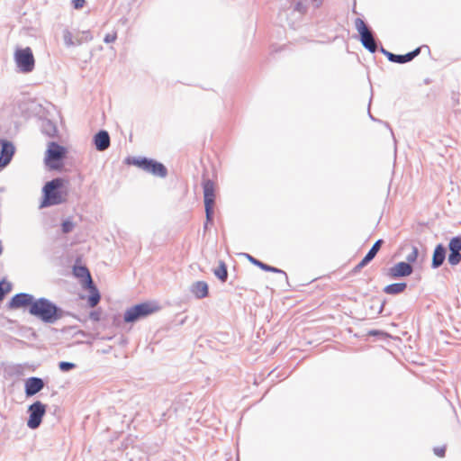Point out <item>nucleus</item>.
<instances>
[{
    "label": "nucleus",
    "mask_w": 461,
    "mask_h": 461,
    "mask_svg": "<svg viewBox=\"0 0 461 461\" xmlns=\"http://www.w3.org/2000/svg\"><path fill=\"white\" fill-rule=\"evenodd\" d=\"M29 313L48 324H54L66 315L62 308L45 297L36 299L29 308Z\"/></svg>",
    "instance_id": "obj_1"
},
{
    "label": "nucleus",
    "mask_w": 461,
    "mask_h": 461,
    "mask_svg": "<svg viewBox=\"0 0 461 461\" xmlns=\"http://www.w3.org/2000/svg\"><path fill=\"white\" fill-rule=\"evenodd\" d=\"M67 181L62 177H56L45 183L42 187V201L41 208L59 205L67 201L68 192L65 187Z\"/></svg>",
    "instance_id": "obj_2"
},
{
    "label": "nucleus",
    "mask_w": 461,
    "mask_h": 461,
    "mask_svg": "<svg viewBox=\"0 0 461 461\" xmlns=\"http://www.w3.org/2000/svg\"><path fill=\"white\" fill-rule=\"evenodd\" d=\"M73 274L76 277L81 279L82 286L90 292L87 299L88 305L92 308L96 306L100 302L101 294L92 279L88 268L86 266L75 265L73 267Z\"/></svg>",
    "instance_id": "obj_3"
},
{
    "label": "nucleus",
    "mask_w": 461,
    "mask_h": 461,
    "mask_svg": "<svg viewBox=\"0 0 461 461\" xmlns=\"http://www.w3.org/2000/svg\"><path fill=\"white\" fill-rule=\"evenodd\" d=\"M159 306L153 302H145L128 308L123 314L126 323H134L158 312Z\"/></svg>",
    "instance_id": "obj_4"
},
{
    "label": "nucleus",
    "mask_w": 461,
    "mask_h": 461,
    "mask_svg": "<svg viewBox=\"0 0 461 461\" xmlns=\"http://www.w3.org/2000/svg\"><path fill=\"white\" fill-rule=\"evenodd\" d=\"M131 164L155 176L164 178L167 176V167L162 163L152 158L145 157L132 158Z\"/></svg>",
    "instance_id": "obj_5"
},
{
    "label": "nucleus",
    "mask_w": 461,
    "mask_h": 461,
    "mask_svg": "<svg viewBox=\"0 0 461 461\" xmlns=\"http://www.w3.org/2000/svg\"><path fill=\"white\" fill-rule=\"evenodd\" d=\"M67 149L55 141L49 143L45 154V164L50 169H59L62 166V160L66 157Z\"/></svg>",
    "instance_id": "obj_6"
},
{
    "label": "nucleus",
    "mask_w": 461,
    "mask_h": 461,
    "mask_svg": "<svg viewBox=\"0 0 461 461\" xmlns=\"http://www.w3.org/2000/svg\"><path fill=\"white\" fill-rule=\"evenodd\" d=\"M355 27L359 33V40L363 47L369 52L375 53L377 50V44L370 28L361 18H357L355 20Z\"/></svg>",
    "instance_id": "obj_7"
},
{
    "label": "nucleus",
    "mask_w": 461,
    "mask_h": 461,
    "mask_svg": "<svg viewBox=\"0 0 461 461\" xmlns=\"http://www.w3.org/2000/svg\"><path fill=\"white\" fill-rule=\"evenodd\" d=\"M14 61L19 70L23 73H30L34 69L35 59L30 47L16 49Z\"/></svg>",
    "instance_id": "obj_8"
},
{
    "label": "nucleus",
    "mask_w": 461,
    "mask_h": 461,
    "mask_svg": "<svg viewBox=\"0 0 461 461\" xmlns=\"http://www.w3.org/2000/svg\"><path fill=\"white\" fill-rule=\"evenodd\" d=\"M203 202L205 208V218L207 221H213V207L215 203L214 184L212 180L206 179L203 181Z\"/></svg>",
    "instance_id": "obj_9"
},
{
    "label": "nucleus",
    "mask_w": 461,
    "mask_h": 461,
    "mask_svg": "<svg viewBox=\"0 0 461 461\" xmlns=\"http://www.w3.org/2000/svg\"><path fill=\"white\" fill-rule=\"evenodd\" d=\"M47 406L40 401H36L28 407L29 418L27 420V426L32 429H36L40 427L42 418L46 413Z\"/></svg>",
    "instance_id": "obj_10"
},
{
    "label": "nucleus",
    "mask_w": 461,
    "mask_h": 461,
    "mask_svg": "<svg viewBox=\"0 0 461 461\" xmlns=\"http://www.w3.org/2000/svg\"><path fill=\"white\" fill-rule=\"evenodd\" d=\"M36 299L31 294L19 293L14 294L9 301L7 307L9 309L31 308Z\"/></svg>",
    "instance_id": "obj_11"
},
{
    "label": "nucleus",
    "mask_w": 461,
    "mask_h": 461,
    "mask_svg": "<svg viewBox=\"0 0 461 461\" xmlns=\"http://www.w3.org/2000/svg\"><path fill=\"white\" fill-rule=\"evenodd\" d=\"M413 272V267L407 262L401 261L387 269L386 276L390 279H398L409 276Z\"/></svg>",
    "instance_id": "obj_12"
},
{
    "label": "nucleus",
    "mask_w": 461,
    "mask_h": 461,
    "mask_svg": "<svg viewBox=\"0 0 461 461\" xmlns=\"http://www.w3.org/2000/svg\"><path fill=\"white\" fill-rule=\"evenodd\" d=\"M380 52L383 53L391 62L404 64L411 61L414 58H416L420 53V48H416L412 51L403 55L392 53L386 50L384 47L380 48Z\"/></svg>",
    "instance_id": "obj_13"
},
{
    "label": "nucleus",
    "mask_w": 461,
    "mask_h": 461,
    "mask_svg": "<svg viewBox=\"0 0 461 461\" xmlns=\"http://www.w3.org/2000/svg\"><path fill=\"white\" fill-rule=\"evenodd\" d=\"M449 254L447 260L449 265L456 266L461 261V236L453 237L448 243Z\"/></svg>",
    "instance_id": "obj_14"
},
{
    "label": "nucleus",
    "mask_w": 461,
    "mask_h": 461,
    "mask_svg": "<svg viewBox=\"0 0 461 461\" xmlns=\"http://www.w3.org/2000/svg\"><path fill=\"white\" fill-rule=\"evenodd\" d=\"M15 152L14 145L6 140H1L0 168L5 167L12 160Z\"/></svg>",
    "instance_id": "obj_15"
},
{
    "label": "nucleus",
    "mask_w": 461,
    "mask_h": 461,
    "mask_svg": "<svg viewBox=\"0 0 461 461\" xmlns=\"http://www.w3.org/2000/svg\"><path fill=\"white\" fill-rule=\"evenodd\" d=\"M45 386V383L42 378L37 376H32L25 380L24 383V393L26 397H32L40 393Z\"/></svg>",
    "instance_id": "obj_16"
},
{
    "label": "nucleus",
    "mask_w": 461,
    "mask_h": 461,
    "mask_svg": "<svg viewBox=\"0 0 461 461\" xmlns=\"http://www.w3.org/2000/svg\"><path fill=\"white\" fill-rule=\"evenodd\" d=\"M93 142L96 150H106L111 144V139L108 131L105 130H100L97 133L94 135Z\"/></svg>",
    "instance_id": "obj_17"
},
{
    "label": "nucleus",
    "mask_w": 461,
    "mask_h": 461,
    "mask_svg": "<svg viewBox=\"0 0 461 461\" xmlns=\"http://www.w3.org/2000/svg\"><path fill=\"white\" fill-rule=\"evenodd\" d=\"M246 258H248V260L253 264L254 266H257L260 269L266 271V272H272V273H276V274H280L284 276V279L285 281L288 280V276L286 275V273L280 269V268H277V267H272V266H269L257 258H255L254 257H252L251 255L249 254H245Z\"/></svg>",
    "instance_id": "obj_18"
},
{
    "label": "nucleus",
    "mask_w": 461,
    "mask_h": 461,
    "mask_svg": "<svg viewBox=\"0 0 461 461\" xmlns=\"http://www.w3.org/2000/svg\"><path fill=\"white\" fill-rule=\"evenodd\" d=\"M446 248L443 246V244H438L436 248L434 249L433 255H432V260H431V267L433 269L438 268L442 266L446 259Z\"/></svg>",
    "instance_id": "obj_19"
},
{
    "label": "nucleus",
    "mask_w": 461,
    "mask_h": 461,
    "mask_svg": "<svg viewBox=\"0 0 461 461\" xmlns=\"http://www.w3.org/2000/svg\"><path fill=\"white\" fill-rule=\"evenodd\" d=\"M208 285L204 281H196L192 284L190 286V292L194 295L197 299L205 298L208 295Z\"/></svg>",
    "instance_id": "obj_20"
},
{
    "label": "nucleus",
    "mask_w": 461,
    "mask_h": 461,
    "mask_svg": "<svg viewBox=\"0 0 461 461\" xmlns=\"http://www.w3.org/2000/svg\"><path fill=\"white\" fill-rule=\"evenodd\" d=\"M407 288V283L402 282V283H393L386 285L384 288V292L387 294H399L404 292V290Z\"/></svg>",
    "instance_id": "obj_21"
},
{
    "label": "nucleus",
    "mask_w": 461,
    "mask_h": 461,
    "mask_svg": "<svg viewBox=\"0 0 461 461\" xmlns=\"http://www.w3.org/2000/svg\"><path fill=\"white\" fill-rule=\"evenodd\" d=\"M41 131L49 137H55L58 130L56 124L50 120H43L41 122Z\"/></svg>",
    "instance_id": "obj_22"
},
{
    "label": "nucleus",
    "mask_w": 461,
    "mask_h": 461,
    "mask_svg": "<svg viewBox=\"0 0 461 461\" xmlns=\"http://www.w3.org/2000/svg\"><path fill=\"white\" fill-rule=\"evenodd\" d=\"M213 274L221 282H226L228 278L226 264L223 261H220L219 267L213 270Z\"/></svg>",
    "instance_id": "obj_23"
},
{
    "label": "nucleus",
    "mask_w": 461,
    "mask_h": 461,
    "mask_svg": "<svg viewBox=\"0 0 461 461\" xmlns=\"http://www.w3.org/2000/svg\"><path fill=\"white\" fill-rule=\"evenodd\" d=\"M63 41L67 47H72L75 45H79L81 43L80 41H77V42H75L73 41L72 33L67 29L63 31Z\"/></svg>",
    "instance_id": "obj_24"
},
{
    "label": "nucleus",
    "mask_w": 461,
    "mask_h": 461,
    "mask_svg": "<svg viewBox=\"0 0 461 461\" xmlns=\"http://www.w3.org/2000/svg\"><path fill=\"white\" fill-rule=\"evenodd\" d=\"M12 290V284L5 279L0 281V302Z\"/></svg>",
    "instance_id": "obj_25"
},
{
    "label": "nucleus",
    "mask_w": 461,
    "mask_h": 461,
    "mask_svg": "<svg viewBox=\"0 0 461 461\" xmlns=\"http://www.w3.org/2000/svg\"><path fill=\"white\" fill-rule=\"evenodd\" d=\"M383 243H384V240L382 239L377 240L373 244V246L371 247V249H369V251L366 254L369 255L370 257H372L373 258H375L377 252L380 250Z\"/></svg>",
    "instance_id": "obj_26"
},
{
    "label": "nucleus",
    "mask_w": 461,
    "mask_h": 461,
    "mask_svg": "<svg viewBox=\"0 0 461 461\" xmlns=\"http://www.w3.org/2000/svg\"><path fill=\"white\" fill-rule=\"evenodd\" d=\"M418 256H419V249H418V248L416 246H412L411 247V252L407 255L405 262H407L410 265H411L412 263L416 262V260L418 258Z\"/></svg>",
    "instance_id": "obj_27"
},
{
    "label": "nucleus",
    "mask_w": 461,
    "mask_h": 461,
    "mask_svg": "<svg viewBox=\"0 0 461 461\" xmlns=\"http://www.w3.org/2000/svg\"><path fill=\"white\" fill-rule=\"evenodd\" d=\"M73 229H74V223L71 220L67 219L62 221L61 230H62L63 233H65V234L69 233L73 230Z\"/></svg>",
    "instance_id": "obj_28"
},
{
    "label": "nucleus",
    "mask_w": 461,
    "mask_h": 461,
    "mask_svg": "<svg viewBox=\"0 0 461 461\" xmlns=\"http://www.w3.org/2000/svg\"><path fill=\"white\" fill-rule=\"evenodd\" d=\"M76 367L72 362L61 361L59 363V368L62 372H68Z\"/></svg>",
    "instance_id": "obj_29"
},
{
    "label": "nucleus",
    "mask_w": 461,
    "mask_h": 461,
    "mask_svg": "<svg viewBox=\"0 0 461 461\" xmlns=\"http://www.w3.org/2000/svg\"><path fill=\"white\" fill-rule=\"evenodd\" d=\"M117 39V33L116 32H113V33H107L104 38V41L105 43H112V42H114Z\"/></svg>",
    "instance_id": "obj_30"
},
{
    "label": "nucleus",
    "mask_w": 461,
    "mask_h": 461,
    "mask_svg": "<svg viewBox=\"0 0 461 461\" xmlns=\"http://www.w3.org/2000/svg\"><path fill=\"white\" fill-rule=\"evenodd\" d=\"M434 454L439 457H443L445 456L446 447H437L433 449Z\"/></svg>",
    "instance_id": "obj_31"
},
{
    "label": "nucleus",
    "mask_w": 461,
    "mask_h": 461,
    "mask_svg": "<svg viewBox=\"0 0 461 461\" xmlns=\"http://www.w3.org/2000/svg\"><path fill=\"white\" fill-rule=\"evenodd\" d=\"M86 0H72V5L75 9H80L84 6Z\"/></svg>",
    "instance_id": "obj_32"
},
{
    "label": "nucleus",
    "mask_w": 461,
    "mask_h": 461,
    "mask_svg": "<svg viewBox=\"0 0 461 461\" xmlns=\"http://www.w3.org/2000/svg\"><path fill=\"white\" fill-rule=\"evenodd\" d=\"M294 10L303 14L306 11V6L301 1H299L296 3Z\"/></svg>",
    "instance_id": "obj_33"
},
{
    "label": "nucleus",
    "mask_w": 461,
    "mask_h": 461,
    "mask_svg": "<svg viewBox=\"0 0 461 461\" xmlns=\"http://www.w3.org/2000/svg\"><path fill=\"white\" fill-rule=\"evenodd\" d=\"M89 317L92 321H98L100 320V312L95 311L91 312Z\"/></svg>",
    "instance_id": "obj_34"
},
{
    "label": "nucleus",
    "mask_w": 461,
    "mask_h": 461,
    "mask_svg": "<svg viewBox=\"0 0 461 461\" xmlns=\"http://www.w3.org/2000/svg\"><path fill=\"white\" fill-rule=\"evenodd\" d=\"M23 367L21 366H14L12 367V374L20 375H22Z\"/></svg>",
    "instance_id": "obj_35"
},
{
    "label": "nucleus",
    "mask_w": 461,
    "mask_h": 461,
    "mask_svg": "<svg viewBox=\"0 0 461 461\" xmlns=\"http://www.w3.org/2000/svg\"><path fill=\"white\" fill-rule=\"evenodd\" d=\"M374 258L369 255L366 254V256L362 258L361 262L363 265L366 266L369 262H371Z\"/></svg>",
    "instance_id": "obj_36"
},
{
    "label": "nucleus",
    "mask_w": 461,
    "mask_h": 461,
    "mask_svg": "<svg viewBox=\"0 0 461 461\" xmlns=\"http://www.w3.org/2000/svg\"><path fill=\"white\" fill-rule=\"evenodd\" d=\"M364 267H366L365 265L362 264V262L360 261L355 267H354V272H358L360 271Z\"/></svg>",
    "instance_id": "obj_37"
},
{
    "label": "nucleus",
    "mask_w": 461,
    "mask_h": 461,
    "mask_svg": "<svg viewBox=\"0 0 461 461\" xmlns=\"http://www.w3.org/2000/svg\"><path fill=\"white\" fill-rule=\"evenodd\" d=\"M312 3L314 4L315 7H317V8H318V7L321 5V3H322V0H312Z\"/></svg>",
    "instance_id": "obj_38"
},
{
    "label": "nucleus",
    "mask_w": 461,
    "mask_h": 461,
    "mask_svg": "<svg viewBox=\"0 0 461 461\" xmlns=\"http://www.w3.org/2000/svg\"><path fill=\"white\" fill-rule=\"evenodd\" d=\"M384 302H380V305H379V313H381L383 312V309L384 307Z\"/></svg>",
    "instance_id": "obj_39"
},
{
    "label": "nucleus",
    "mask_w": 461,
    "mask_h": 461,
    "mask_svg": "<svg viewBox=\"0 0 461 461\" xmlns=\"http://www.w3.org/2000/svg\"><path fill=\"white\" fill-rule=\"evenodd\" d=\"M209 223H212V221H207V220L205 221L204 224H203V230H206L208 229V224Z\"/></svg>",
    "instance_id": "obj_40"
},
{
    "label": "nucleus",
    "mask_w": 461,
    "mask_h": 461,
    "mask_svg": "<svg viewBox=\"0 0 461 461\" xmlns=\"http://www.w3.org/2000/svg\"><path fill=\"white\" fill-rule=\"evenodd\" d=\"M384 125H385V126H386V127H387V128H388V129L390 130V131H391V134H392V135L393 136V130H392V129L390 128V125H389V123H388V122H384Z\"/></svg>",
    "instance_id": "obj_41"
},
{
    "label": "nucleus",
    "mask_w": 461,
    "mask_h": 461,
    "mask_svg": "<svg viewBox=\"0 0 461 461\" xmlns=\"http://www.w3.org/2000/svg\"><path fill=\"white\" fill-rule=\"evenodd\" d=\"M368 115L370 117L371 120L373 121H376V119L371 114L370 111L368 110Z\"/></svg>",
    "instance_id": "obj_42"
}]
</instances>
